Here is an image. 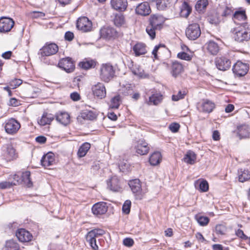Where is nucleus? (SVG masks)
Returning a JSON list of instances; mask_svg holds the SVG:
<instances>
[{
	"instance_id": "a19ab883",
	"label": "nucleus",
	"mask_w": 250,
	"mask_h": 250,
	"mask_svg": "<svg viewBox=\"0 0 250 250\" xmlns=\"http://www.w3.org/2000/svg\"><path fill=\"white\" fill-rule=\"evenodd\" d=\"M19 246L13 240H9L5 242L4 250H19Z\"/></svg>"
},
{
	"instance_id": "052dcab7",
	"label": "nucleus",
	"mask_w": 250,
	"mask_h": 250,
	"mask_svg": "<svg viewBox=\"0 0 250 250\" xmlns=\"http://www.w3.org/2000/svg\"><path fill=\"white\" fill-rule=\"evenodd\" d=\"M199 188L203 192H206L208 189V184L207 181H202L199 185Z\"/></svg>"
},
{
	"instance_id": "aec40b11",
	"label": "nucleus",
	"mask_w": 250,
	"mask_h": 250,
	"mask_svg": "<svg viewBox=\"0 0 250 250\" xmlns=\"http://www.w3.org/2000/svg\"><path fill=\"white\" fill-rule=\"evenodd\" d=\"M42 165L44 167L53 165L55 163L54 154L52 152H48L44 155L41 160Z\"/></svg>"
},
{
	"instance_id": "de8ad7c7",
	"label": "nucleus",
	"mask_w": 250,
	"mask_h": 250,
	"mask_svg": "<svg viewBox=\"0 0 250 250\" xmlns=\"http://www.w3.org/2000/svg\"><path fill=\"white\" fill-rule=\"evenodd\" d=\"M208 4L207 0H199L195 5V8L197 11H201L206 8Z\"/></svg>"
},
{
	"instance_id": "4468645a",
	"label": "nucleus",
	"mask_w": 250,
	"mask_h": 250,
	"mask_svg": "<svg viewBox=\"0 0 250 250\" xmlns=\"http://www.w3.org/2000/svg\"><path fill=\"white\" fill-rule=\"evenodd\" d=\"M92 90L94 95L100 99H103L106 96L105 87L102 83H98L92 86Z\"/></svg>"
},
{
	"instance_id": "4c0bfd02",
	"label": "nucleus",
	"mask_w": 250,
	"mask_h": 250,
	"mask_svg": "<svg viewBox=\"0 0 250 250\" xmlns=\"http://www.w3.org/2000/svg\"><path fill=\"white\" fill-rule=\"evenodd\" d=\"M238 173V179L240 182H244L250 179V172L248 170L240 169Z\"/></svg>"
},
{
	"instance_id": "f03ea898",
	"label": "nucleus",
	"mask_w": 250,
	"mask_h": 250,
	"mask_svg": "<svg viewBox=\"0 0 250 250\" xmlns=\"http://www.w3.org/2000/svg\"><path fill=\"white\" fill-rule=\"evenodd\" d=\"M6 133L13 135L16 134L21 127L20 123L14 118L6 120L3 124Z\"/></svg>"
},
{
	"instance_id": "13d9d810",
	"label": "nucleus",
	"mask_w": 250,
	"mask_h": 250,
	"mask_svg": "<svg viewBox=\"0 0 250 250\" xmlns=\"http://www.w3.org/2000/svg\"><path fill=\"white\" fill-rule=\"evenodd\" d=\"M22 83V81L21 79H15L11 80L9 82V85L12 89L16 88L20 86Z\"/></svg>"
},
{
	"instance_id": "5fc2aeb1",
	"label": "nucleus",
	"mask_w": 250,
	"mask_h": 250,
	"mask_svg": "<svg viewBox=\"0 0 250 250\" xmlns=\"http://www.w3.org/2000/svg\"><path fill=\"white\" fill-rule=\"evenodd\" d=\"M227 231L225 226L221 224L217 225L215 227V232L217 234L224 235Z\"/></svg>"
},
{
	"instance_id": "8fccbe9b",
	"label": "nucleus",
	"mask_w": 250,
	"mask_h": 250,
	"mask_svg": "<svg viewBox=\"0 0 250 250\" xmlns=\"http://www.w3.org/2000/svg\"><path fill=\"white\" fill-rule=\"evenodd\" d=\"M196 219L197 222L201 226H207L209 221V219L206 216H196Z\"/></svg>"
},
{
	"instance_id": "b1692460",
	"label": "nucleus",
	"mask_w": 250,
	"mask_h": 250,
	"mask_svg": "<svg viewBox=\"0 0 250 250\" xmlns=\"http://www.w3.org/2000/svg\"><path fill=\"white\" fill-rule=\"evenodd\" d=\"M121 88L119 89L120 94L124 96L131 95L133 91L134 86L129 83H121Z\"/></svg>"
},
{
	"instance_id": "6e6d98bb",
	"label": "nucleus",
	"mask_w": 250,
	"mask_h": 250,
	"mask_svg": "<svg viewBox=\"0 0 250 250\" xmlns=\"http://www.w3.org/2000/svg\"><path fill=\"white\" fill-rule=\"evenodd\" d=\"M157 8L160 10H164L167 6V1L166 0H156Z\"/></svg>"
},
{
	"instance_id": "bf43d9fd",
	"label": "nucleus",
	"mask_w": 250,
	"mask_h": 250,
	"mask_svg": "<svg viewBox=\"0 0 250 250\" xmlns=\"http://www.w3.org/2000/svg\"><path fill=\"white\" fill-rule=\"evenodd\" d=\"M130 207L131 201L129 200H126L122 207L123 212L126 214H128L130 212Z\"/></svg>"
},
{
	"instance_id": "c9c22d12",
	"label": "nucleus",
	"mask_w": 250,
	"mask_h": 250,
	"mask_svg": "<svg viewBox=\"0 0 250 250\" xmlns=\"http://www.w3.org/2000/svg\"><path fill=\"white\" fill-rule=\"evenodd\" d=\"M162 160V155L160 152L156 151L153 152L149 157V163L151 165L156 166L158 165Z\"/></svg>"
},
{
	"instance_id": "4be33fe9",
	"label": "nucleus",
	"mask_w": 250,
	"mask_h": 250,
	"mask_svg": "<svg viewBox=\"0 0 250 250\" xmlns=\"http://www.w3.org/2000/svg\"><path fill=\"white\" fill-rule=\"evenodd\" d=\"M129 186L134 193L140 196L141 193L142 188L140 181L136 179L129 181Z\"/></svg>"
},
{
	"instance_id": "393cba45",
	"label": "nucleus",
	"mask_w": 250,
	"mask_h": 250,
	"mask_svg": "<svg viewBox=\"0 0 250 250\" xmlns=\"http://www.w3.org/2000/svg\"><path fill=\"white\" fill-rule=\"evenodd\" d=\"M54 119V116L51 114L44 113L41 118L38 121V124L42 126L49 125Z\"/></svg>"
},
{
	"instance_id": "20e7f679",
	"label": "nucleus",
	"mask_w": 250,
	"mask_h": 250,
	"mask_svg": "<svg viewBox=\"0 0 250 250\" xmlns=\"http://www.w3.org/2000/svg\"><path fill=\"white\" fill-rule=\"evenodd\" d=\"M58 45L54 43H46L38 53L41 57L49 56L55 54L58 51Z\"/></svg>"
},
{
	"instance_id": "c756f323",
	"label": "nucleus",
	"mask_w": 250,
	"mask_h": 250,
	"mask_svg": "<svg viewBox=\"0 0 250 250\" xmlns=\"http://www.w3.org/2000/svg\"><path fill=\"white\" fill-rule=\"evenodd\" d=\"M183 66L181 63L178 62H174L171 66V74L174 77H176L183 71Z\"/></svg>"
},
{
	"instance_id": "37998d69",
	"label": "nucleus",
	"mask_w": 250,
	"mask_h": 250,
	"mask_svg": "<svg viewBox=\"0 0 250 250\" xmlns=\"http://www.w3.org/2000/svg\"><path fill=\"white\" fill-rule=\"evenodd\" d=\"M104 233V230L102 229H95L89 231L87 235H88L89 237L92 236L96 238V237L103 235Z\"/></svg>"
},
{
	"instance_id": "423d86ee",
	"label": "nucleus",
	"mask_w": 250,
	"mask_h": 250,
	"mask_svg": "<svg viewBox=\"0 0 250 250\" xmlns=\"http://www.w3.org/2000/svg\"><path fill=\"white\" fill-rule=\"evenodd\" d=\"M15 24L14 20L9 17L0 18V33H6L11 31Z\"/></svg>"
},
{
	"instance_id": "f704fd0d",
	"label": "nucleus",
	"mask_w": 250,
	"mask_h": 250,
	"mask_svg": "<svg viewBox=\"0 0 250 250\" xmlns=\"http://www.w3.org/2000/svg\"><path fill=\"white\" fill-rule=\"evenodd\" d=\"M183 160L185 163L188 164L193 165L196 162V155L193 151L189 150L188 151L185 155Z\"/></svg>"
},
{
	"instance_id": "49530a36",
	"label": "nucleus",
	"mask_w": 250,
	"mask_h": 250,
	"mask_svg": "<svg viewBox=\"0 0 250 250\" xmlns=\"http://www.w3.org/2000/svg\"><path fill=\"white\" fill-rule=\"evenodd\" d=\"M86 240L88 242L93 250H98V246L96 243V240L95 237L86 235Z\"/></svg>"
},
{
	"instance_id": "680f3d73",
	"label": "nucleus",
	"mask_w": 250,
	"mask_h": 250,
	"mask_svg": "<svg viewBox=\"0 0 250 250\" xmlns=\"http://www.w3.org/2000/svg\"><path fill=\"white\" fill-rule=\"evenodd\" d=\"M235 234L237 236L242 239L247 240L248 239V237L246 235L244 234V231L240 229H238L235 231Z\"/></svg>"
},
{
	"instance_id": "a211bd4d",
	"label": "nucleus",
	"mask_w": 250,
	"mask_h": 250,
	"mask_svg": "<svg viewBox=\"0 0 250 250\" xmlns=\"http://www.w3.org/2000/svg\"><path fill=\"white\" fill-rule=\"evenodd\" d=\"M247 19L246 12L244 10L236 11L233 14L232 20L234 22L242 26H243V23H246L245 21Z\"/></svg>"
},
{
	"instance_id": "72a5a7b5",
	"label": "nucleus",
	"mask_w": 250,
	"mask_h": 250,
	"mask_svg": "<svg viewBox=\"0 0 250 250\" xmlns=\"http://www.w3.org/2000/svg\"><path fill=\"white\" fill-rule=\"evenodd\" d=\"M162 95L160 93L153 94L149 97L147 104L157 105L162 102Z\"/></svg>"
},
{
	"instance_id": "a878e982",
	"label": "nucleus",
	"mask_w": 250,
	"mask_h": 250,
	"mask_svg": "<svg viewBox=\"0 0 250 250\" xmlns=\"http://www.w3.org/2000/svg\"><path fill=\"white\" fill-rule=\"evenodd\" d=\"M108 188L113 191H118L120 189L119 180L116 176H113L107 182Z\"/></svg>"
},
{
	"instance_id": "bb28decb",
	"label": "nucleus",
	"mask_w": 250,
	"mask_h": 250,
	"mask_svg": "<svg viewBox=\"0 0 250 250\" xmlns=\"http://www.w3.org/2000/svg\"><path fill=\"white\" fill-rule=\"evenodd\" d=\"M214 107L215 104L213 103L209 100H206L201 104L198 108L203 112L210 113L212 112Z\"/></svg>"
},
{
	"instance_id": "603ef678",
	"label": "nucleus",
	"mask_w": 250,
	"mask_h": 250,
	"mask_svg": "<svg viewBox=\"0 0 250 250\" xmlns=\"http://www.w3.org/2000/svg\"><path fill=\"white\" fill-rule=\"evenodd\" d=\"M21 171H18L13 176V181L11 182L13 185H17L22 183V178H21Z\"/></svg>"
},
{
	"instance_id": "f3484780",
	"label": "nucleus",
	"mask_w": 250,
	"mask_h": 250,
	"mask_svg": "<svg viewBox=\"0 0 250 250\" xmlns=\"http://www.w3.org/2000/svg\"><path fill=\"white\" fill-rule=\"evenodd\" d=\"M16 236L19 241L22 242H29L32 238V234L24 229H18L16 232Z\"/></svg>"
},
{
	"instance_id": "2eb2a0df",
	"label": "nucleus",
	"mask_w": 250,
	"mask_h": 250,
	"mask_svg": "<svg viewBox=\"0 0 250 250\" xmlns=\"http://www.w3.org/2000/svg\"><path fill=\"white\" fill-rule=\"evenodd\" d=\"M135 12L138 15L146 16L150 14L151 9L148 2H144L137 6Z\"/></svg>"
},
{
	"instance_id": "ddd939ff",
	"label": "nucleus",
	"mask_w": 250,
	"mask_h": 250,
	"mask_svg": "<svg viewBox=\"0 0 250 250\" xmlns=\"http://www.w3.org/2000/svg\"><path fill=\"white\" fill-rule=\"evenodd\" d=\"M136 152L141 155H146L149 150L148 144L143 139L139 140L135 146Z\"/></svg>"
},
{
	"instance_id": "0e129e2a",
	"label": "nucleus",
	"mask_w": 250,
	"mask_h": 250,
	"mask_svg": "<svg viewBox=\"0 0 250 250\" xmlns=\"http://www.w3.org/2000/svg\"><path fill=\"white\" fill-rule=\"evenodd\" d=\"M13 186V184L11 182L4 181L0 183V189H4L8 188H10Z\"/></svg>"
},
{
	"instance_id": "e433bc0d",
	"label": "nucleus",
	"mask_w": 250,
	"mask_h": 250,
	"mask_svg": "<svg viewBox=\"0 0 250 250\" xmlns=\"http://www.w3.org/2000/svg\"><path fill=\"white\" fill-rule=\"evenodd\" d=\"M90 146V144L87 142L83 144L79 148L77 152V155L78 157L82 158L84 157L89 150Z\"/></svg>"
},
{
	"instance_id": "69168bd1",
	"label": "nucleus",
	"mask_w": 250,
	"mask_h": 250,
	"mask_svg": "<svg viewBox=\"0 0 250 250\" xmlns=\"http://www.w3.org/2000/svg\"><path fill=\"white\" fill-rule=\"evenodd\" d=\"M179 128L180 125L175 123L171 124L169 126V129L174 133L177 132Z\"/></svg>"
},
{
	"instance_id": "ea45409f",
	"label": "nucleus",
	"mask_w": 250,
	"mask_h": 250,
	"mask_svg": "<svg viewBox=\"0 0 250 250\" xmlns=\"http://www.w3.org/2000/svg\"><path fill=\"white\" fill-rule=\"evenodd\" d=\"M22 174L21 178H22V182L26 184L28 187L32 186V183L30 180V172L29 171H21Z\"/></svg>"
},
{
	"instance_id": "09e8293b",
	"label": "nucleus",
	"mask_w": 250,
	"mask_h": 250,
	"mask_svg": "<svg viewBox=\"0 0 250 250\" xmlns=\"http://www.w3.org/2000/svg\"><path fill=\"white\" fill-rule=\"evenodd\" d=\"M121 103V97L117 95L112 98L111 101L110 107L112 108H118Z\"/></svg>"
},
{
	"instance_id": "5701e85b",
	"label": "nucleus",
	"mask_w": 250,
	"mask_h": 250,
	"mask_svg": "<svg viewBox=\"0 0 250 250\" xmlns=\"http://www.w3.org/2000/svg\"><path fill=\"white\" fill-rule=\"evenodd\" d=\"M4 155L5 159L8 161L13 160L17 157L15 149L10 145H7Z\"/></svg>"
},
{
	"instance_id": "79ce46f5",
	"label": "nucleus",
	"mask_w": 250,
	"mask_h": 250,
	"mask_svg": "<svg viewBox=\"0 0 250 250\" xmlns=\"http://www.w3.org/2000/svg\"><path fill=\"white\" fill-rule=\"evenodd\" d=\"M81 117L84 120H93L96 118L97 116L93 111L84 110L81 113Z\"/></svg>"
},
{
	"instance_id": "6e6552de",
	"label": "nucleus",
	"mask_w": 250,
	"mask_h": 250,
	"mask_svg": "<svg viewBox=\"0 0 250 250\" xmlns=\"http://www.w3.org/2000/svg\"><path fill=\"white\" fill-rule=\"evenodd\" d=\"M249 70V65L241 61L237 62L233 66V72L238 76L245 75Z\"/></svg>"
},
{
	"instance_id": "9b49d317",
	"label": "nucleus",
	"mask_w": 250,
	"mask_h": 250,
	"mask_svg": "<svg viewBox=\"0 0 250 250\" xmlns=\"http://www.w3.org/2000/svg\"><path fill=\"white\" fill-rule=\"evenodd\" d=\"M58 65L60 68L68 73L73 71L75 68V65L71 58L69 57L61 59Z\"/></svg>"
},
{
	"instance_id": "2f4dec72",
	"label": "nucleus",
	"mask_w": 250,
	"mask_h": 250,
	"mask_svg": "<svg viewBox=\"0 0 250 250\" xmlns=\"http://www.w3.org/2000/svg\"><path fill=\"white\" fill-rule=\"evenodd\" d=\"M131 71L134 75L141 78H147L149 77L148 74L145 73L144 70L139 65H134Z\"/></svg>"
},
{
	"instance_id": "f8f14e48",
	"label": "nucleus",
	"mask_w": 250,
	"mask_h": 250,
	"mask_svg": "<svg viewBox=\"0 0 250 250\" xmlns=\"http://www.w3.org/2000/svg\"><path fill=\"white\" fill-rule=\"evenodd\" d=\"M108 209L107 203L100 202L95 204L92 208V213L96 216L103 215L105 213Z\"/></svg>"
},
{
	"instance_id": "473e14b6",
	"label": "nucleus",
	"mask_w": 250,
	"mask_h": 250,
	"mask_svg": "<svg viewBox=\"0 0 250 250\" xmlns=\"http://www.w3.org/2000/svg\"><path fill=\"white\" fill-rule=\"evenodd\" d=\"M191 10L192 8L188 3L184 1L181 6L180 16L184 18H187L190 14Z\"/></svg>"
},
{
	"instance_id": "9d476101",
	"label": "nucleus",
	"mask_w": 250,
	"mask_h": 250,
	"mask_svg": "<svg viewBox=\"0 0 250 250\" xmlns=\"http://www.w3.org/2000/svg\"><path fill=\"white\" fill-rule=\"evenodd\" d=\"M215 64L218 69L225 71L230 67L231 61L227 57L222 56L216 58Z\"/></svg>"
},
{
	"instance_id": "e2e57ef3",
	"label": "nucleus",
	"mask_w": 250,
	"mask_h": 250,
	"mask_svg": "<svg viewBox=\"0 0 250 250\" xmlns=\"http://www.w3.org/2000/svg\"><path fill=\"white\" fill-rule=\"evenodd\" d=\"M160 47H165V45L163 44H159V45H156L152 51V54L154 56V58L155 59H158L157 53Z\"/></svg>"
},
{
	"instance_id": "4d7b16f0",
	"label": "nucleus",
	"mask_w": 250,
	"mask_h": 250,
	"mask_svg": "<svg viewBox=\"0 0 250 250\" xmlns=\"http://www.w3.org/2000/svg\"><path fill=\"white\" fill-rule=\"evenodd\" d=\"M186 93L185 91H179L177 94H174L172 96V100L173 101H178L179 100L184 98Z\"/></svg>"
},
{
	"instance_id": "c03bdc74",
	"label": "nucleus",
	"mask_w": 250,
	"mask_h": 250,
	"mask_svg": "<svg viewBox=\"0 0 250 250\" xmlns=\"http://www.w3.org/2000/svg\"><path fill=\"white\" fill-rule=\"evenodd\" d=\"M95 64V62L93 60L86 61L79 63L80 66L85 69L94 67Z\"/></svg>"
},
{
	"instance_id": "f257e3e1",
	"label": "nucleus",
	"mask_w": 250,
	"mask_h": 250,
	"mask_svg": "<svg viewBox=\"0 0 250 250\" xmlns=\"http://www.w3.org/2000/svg\"><path fill=\"white\" fill-rule=\"evenodd\" d=\"M115 70L113 66L109 63L103 64L100 68V79L105 83H108L115 76Z\"/></svg>"
},
{
	"instance_id": "1a4fd4ad",
	"label": "nucleus",
	"mask_w": 250,
	"mask_h": 250,
	"mask_svg": "<svg viewBox=\"0 0 250 250\" xmlns=\"http://www.w3.org/2000/svg\"><path fill=\"white\" fill-rule=\"evenodd\" d=\"M77 27L83 32H88L91 30L92 22L86 17H81L77 21Z\"/></svg>"
},
{
	"instance_id": "c85d7f7f",
	"label": "nucleus",
	"mask_w": 250,
	"mask_h": 250,
	"mask_svg": "<svg viewBox=\"0 0 250 250\" xmlns=\"http://www.w3.org/2000/svg\"><path fill=\"white\" fill-rule=\"evenodd\" d=\"M238 134L241 138L249 137L250 134V128L246 125L238 127Z\"/></svg>"
},
{
	"instance_id": "7c9ffc66",
	"label": "nucleus",
	"mask_w": 250,
	"mask_h": 250,
	"mask_svg": "<svg viewBox=\"0 0 250 250\" xmlns=\"http://www.w3.org/2000/svg\"><path fill=\"white\" fill-rule=\"evenodd\" d=\"M207 49L208 52L211 55H216L220 50L218 44L214 41H209L207 44Z\"/></svg>"
},
{
	"instance_id": "412c9836",
	"label": "nucleus",
	"mask_w": 250,
	"mask_h": 250,
	"mask_svg": "<svg viewBox=\"0 0 250 250\" xmlns=\"http://www.w3.org/2000/svg\"><path fill=\"white\" fill-rule=\"evenodd\" d=\"M56 121L63 125H66L70 123V116L65 112H58L55 115Z\"/></svg>"
},
{
	"instance_id": "3c124183",
	"label": "nucleus",
	"mask_w": 250,
	"mask_h": 250,
	"mask_svg": "<svg viewBox=\"0 0 250 250\" xmlns=\"http://www.w3.org/2000/svg\"><path fill=\"white\" fill-rule=\"evenodd\" d=\"M233 10L232 7L226 6L223 10V11L221 13V15L222 17H233Z\"/></svg>"
},
{
	"instance_id": "338daca9",
	"label": "nucleus",
	"mask_w": 250,
	"mask_h": 250,
	"mask_svg": "<svg viewBox=\"0 0 250 250\" xmlns=\"http://www.w3.org/2000/svg\"><path fill=\"white\" fill-rule=\"evenodd\" d=\"M123 244L125 246L131 247L134 244V241L130 238H126L123 241Z\"/></svg>"
},
{
	"instance_id": "58836bf2",
	"label": "nucleus",
	"mask_w": 250,
	"mask_h": 250,
	"mask_svg": "<svg viewBox=\"0 0 250 250\" xmlns=\"http://www.w3.org/2000/svg\"><path fill=\"white\" fill-rule=\"evenodd\" d=\"M113 21L114 24L117 27L124 26L125 23V17L121 13L115 14Z\"/></svg>"
},
{
	"instance_id": "a18cd8bd",
	"label": "nucleus",
	"mask_w": 250,
	"mask_h": 250,
	"mask_svg": "<svg viewBox=\"0 0 250 250\" xmlns=\"http://www.w3.org/2000/svg\"><path fill=\"white\" fill-rule=\"evenodd\" d=\"M159 30L158 29H155V27L150 24L148 23L146 27V32L149 36L151 39H154L156 36V31Z\"/></svg>"
},
{
	"instance_id": "864d4df0",
	"label": "nucleus",
	"mask_w": 250,
	"mask_h": 250,
	"mask_svg": "<svg viewBox=\"0 0 250 250\" xmlns=\"http://www.w3.org/2000/svg\"><path fill=\"white\" fill-rule=\"evenodd\" d=\"M192 57L193 56L192 55H190L185 52H181L177 54V58L187 61H190L191 60Z\"/></svg>"
},
{
	"instance_id": "dca6fc26",
	"label": "nucleus",
	"mask_w": 250,
	"mask_h": 250,
	"mask_svg": "<svg viewBox=\"0 0 250 250\" xmlns=\"http://www.w3.org/2000/svg\"><path fill=\"white\" fill-rule=\"evenodd\" d=\"M100 35L104 39H110L116 37L117 32L113 27H104L100 30Z\"/></svg>"
},
{
	"instance_id": "774afa93",
	"label": "nucleus",
	"mask_w": 250,
	"mask_h": 250,
	"mask_svg": "<svg viewBox=\"0 0 250 250\" xmlns=\"http://www.w3.org/2000/svg\"><path fill=\"white\" fill-rule=\"evenodd\" d=\"M64 38L65 40L71 41L74 38V34L71 32L67 31L65 34Z\"/></svg>"
},
{
	"instance_id": "6ab92c4d",
	"label": "nucleus",
	"mask_w": 250,
	"mask_h": 250,
	"mask_svg": "<svg viewBox=\"0 0 250 250\" xmlns=\"http://www.w3.org/2000/svg\"><path fill=\"white\" fill-rule=\"evenodd\" d=\"M110 3L114 9L120 11H125L128 5L127 0H111Z\"/></svg>"
},
{
	"instance_id": "39448f33",
	"label": "nucleus",
	"mask_w": 250,
	"mask_h": 250,
	"mask_svg": "<svg viewBox=\"0 0 250 250\" xmlns=\"http://www.w3.org/2000/svg\"><path fill=\"white\" fill-rule=\"evenodd\" d=\"M186 36L191 40H195L200 37L201 30L199 25L192 23L188 25L186 30Z\"/></svg>"
},
{
	"instance_id": "cd10ccee",
	"label": "nucleus",
	"mask_w": 250,
	"mask_h": 250,
	"mask_svg": "<svg viewBox=\"0 0 250 250\" xmlns=\"http://www.w3.org/2000/svg\"><path fill=\"white\" fill-rule=\"evenodd\" d=\"M133 50L136 56L144 55L147 52L146 45L141 42L136 43L133 46Z\"/></svg>"
},
{
	"instance_id": "0eeeda50",
	"label": "nucleus",
	"mask_w": 250,
	"mask_h": 250,
	"mask_svg": "<svg viewBox=\"0 0 250 250\" xmlns=\"http://www.w3.org/2000/svg\"><path fill=\"white\" fill-rule=\"evenodd\" d=\"M165 18L160 15L154 14L151 15L148 20L149 24L155 27V29L161 30L165 22Z\"/></svg>"
},
{
	"instance_id": "7ed1b4c3",
	"label": "nucleus",
	"mask_w": 250,
	"mask_h": 250,
	"mask_svg": "<svg viewBox=\"0 0 250 250\" xmlns=\"http://www.w3.org/2000/svg\"><path fill=\"white\" fill-rule=\"evenodd\" d=\"M242 28L236 31L235 40L242 42L250 39V26L247 23H243Z\"/></svg>"
}]
</instances>
